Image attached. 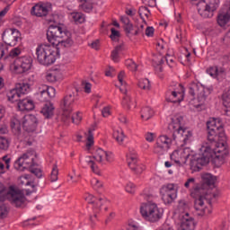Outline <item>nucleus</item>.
<instances>
[{
  "instance_id": "3",
  "label": "nucleus",
  "mask_w": 230,
  "mask_h": 230,
  "mask_svg": "<svg viewBox=\"0 0 230 230\" xmlns=\"http://www.w3.org/2000/svg\"><path fill=\"white\" fill-rule=\"evenodd\" d=\"M48 41L56 48H71L73 46V39L71 32L62 24L50 25L47 31Z\"/></svg>"
},
{
  "instance_id": "64",
  "label": "nucleus",
  "mask_w": 230,
  "mask_h": 230,
  "mask_svg": "<svg viewBox=\"0 0 230 230\" xmlns=\"http://www.w3.org/2000/svg\"><path fill=\"white\" fill-rule=\"evenodd\" d=\"M146 141H148L149 143H152V141H154L153 133H146Z\"/></svg>"
},
{
  "instance_id": "50",
  "label": "nucleus",
  "mask_w": 230,
  "mask_h": 230,
  "mask_svg": "<svg viewBox=\"0 0 230 230\" xmlns=\"http://www.w3.org/2000/svg\"><path fill=\"white\" fill-rule=\"evenodd\" d=\"M47 82H50L51 84L57 82V74L55 72H49L46 75Z\"/></svg>"
},
{
  "instance_id": "31",
  "label": "nucleus",
  "mask_w": 230,
  "mask_h": 230,
  "mask_svg": "<svg viewBox=\"0 0 230 230\" xmlns=\"http://www.w3.org/2000/svg\"><path fill=\"white\" fill-rule=\"evenodd\" d=\"M152 116H154V110H152V108L146 106L142 109V111H141L142 119L148 121V119H150V118H152Z\"/></svg>"
},
{
  "instance_id": "53",
  "label": "nucleus",
  "mask_w": 230,
  "mask_h": 230,
  "mask_svg": "<svg viewBox=\"0 0 230 230\" xmlns=\"http://www.w3.org/2000/svg\"><path fill=\"white\" fill-rule=\"evenodd\" d=\"M217 66H211L207 70V73L212 76V78H216L217 76Z\"/></svg>"
},
{
  "instance_id": "61",
  "label": "nucleus",
  "mask_w": 230,
  "mask_h": 230,
  "mask_svg": "<svg viewBox=\"0 0 230 230\" xmlns=\"http://www.w3.org/2000/svg\"><path fill=\"white\" fill-rule=\"evenodd\" d=\"M91 48H93V49H96L98 51V49H100V41L99 40H95L93 42H92L90 44Z\"/></svg>"
},
{
  "instance_id": "12",
  "label": "nucleus",
  "mask_w": 230,
  "mask_h": 230,
  "mask_svg": "<svg viewBox=\"0 0 230 230\" xmlns=\"http://www.w3.org/2000/svg\"><path fill=\"white\" fill-rule=\"evenodd\" d=\"M97 161V163H103V160L105 159L106 161H111V155L104 151L102 148H98L95 151V154L93 156H87L85 158V163L90 166L92 172L93 173H96V175H100V169L98 168V165L94 163V160Z\"/></svg>"
},
{
  "instance_id": "30",
  "label": "nucleus",
  "mask_w": 230,
  "mask_h": 230,
  "mask_svg": "<svg viewBox=\"0 0 230 230\" xmlns=\"http://www.w3.org/2000/svg\"><path fill=\"white\" fill-rule=\"evenodd\" d=\"M84 200H85L86 202H96V200H98L99 202H108L109 199H107V197H105L104 195H101L96 199L93 194L86 193L84 196Z\"/></svg>"
},
{
  "instance_id": "54",
  "label": "nucleus",
  "mask_w": 230,
  "mask_h": 230,
  "mask_svg": "<svg viewBox=\"0 0 230 230\" xmlns=\"http://www.w3.org/2000/svg\"><path fill=\"white\" fill-rule=\"evenodd\" d=\"M144 28H145L144 24H141L139 27L135 26L134 35L135 36L141 35V33H143Z\"/></svg>"
},
{
  "instance_id": "56",
  "label": "nucleus",
  "mask_w": 230,
  "mask_h": 230,
  "mask_svg": "<svg viewBox=\"0 0 230 230\" xmlns=\"http://www.w3.org/2000/svg\"><path fill=\"white\" fill-rule=\"evenodd\" d=\"M31 173H33L38 179L42 177V171L40 169H32L31 170Z\"/></svg>"
},
{
  "instance_id": "17",
  "label": "nucleus",
  "mask_w": 230,
  "mask_h": 230,
  "mask_svg": "<svg viewBox=\"0 0 230 230\" xmlns=\"http://www.w3.org/2000/svg\"><path fill=\"white\" fill-rule=\"evenodd\" d=\"M34 157L35 153L33 151H27L14 163V168L24 172V170L30 168V166H35Z\"/></svg>"
},
{
  "instance_id": "16",
  "label": "nucleus",
  "mask_w": 230,
  "mask_h": 230,
  "mask_svg": "<svg viewBox=\"0 0 230 230\" xmlns=\"http://www.w3.org/2000/svg\"><path fill=\"white\" fill-rule=\"evenodd\" d=\"M123 78H125V72L120 71L118 75V80L121 85L119 88L120 93L123 94H126L122 99V105L124 109H127L128 111H130V109H136V101L132 100L128 94H127V83L123 81Z\"/></svg>"
},
{
  "instance_id": "43",
  "label": "nucleus",
  "mask_w": 230,
  "mask_h": 230,
  "mask_svg": "<svg viewBox=\"0 0 230 230\" xmlns=\"http://www.w3.org/2000/svg\"><path fill=\"white\" fill-rule=\"evenodd\" d=\"M127 230H143V229L139 226V224H137V222L134 220H129L128 222Z\"/></svg>"
},
{
  "instance_id": "13",
  "label": "nucleus",
  "mask_w": 230,
  "mask_h": 230,
  "mask_svg": "<svg viewBox=\"0 0 230 230\" xmlns=\"http://www.w3.org/2000/svg\"><path fill=\"white\" fill-rule=\"evenodd\" d=\"M75 102H76V95L75 93L66 95L62 99L60 108L62 110L61 121H63V123H67V121L71 119L73 103H75Z\"/></svg>"
},
{
  "instance_id": "2",
  "label": "nucleus",
  "mask_w": 230,
  "mask_h": 230,
  "mask_svg": "<svg viewBox=\"0 0 230 230\" xmlns=\"http://www.w3.org/2000/svg\"><path fill=\"white\" fill-rule=\"evenodd\" d=\"M203 183L194 187L190 192V196L193 199L199 200V202H211L218 200V192L213 191L209 189L211 186H215L217 182V176L211 173H205L202 175Z\"/></svg>"
},
{
  "instance_id": "28",
  "label": "nucleus",
  "mask_w": 230,
  "mask_h": 230,
  "mask_svg": "<svg viewBox=\"0 0 230 230\" xmlns=\"http://www.w3.org/2000/svg\"><path fill=\"white\" fill-rule=\"evenodd\" d=\"M46 119H51L55 114V106L52 102H46L40 111Z\"/></svg>"
},
{
  "instance_id": "27",
  "label": "nucleus",
  "mask_w": 230,
  "mask_h": 230,
  "mask_svg": "<svg viewBox=\"0 0 230 230\" xmlns=\"http://www.w3.org/2000/svg\"><path fill=\"white\" fill-rule=\"evenodd\" d=\"M121 22L123 23V30L127 35V37H130V35H134V31H136V26L130 22V19L127 16L120 17Z\"/></svg>"
},
{
  "instance_id": "62",
  "label": "nucleus",
  "mask_w": 230,
  "mask_h": 230,
  "mask_svg": "<svg viewBox=\"0 0 230 230\" xmlns=\"http://www.w3.org/2000/svg\"><path fill=\"white\" fill-rule=\"evenodd\" d=\"M102 116L103 118H109V116H111V110L109 108H104L102 111Z\"/></svg>"
},
{
  "instance_id": "25",
  "label": "nucleus",
  "mask_w": 230,
  "mask_h": 230,
  "mask_svg": "<svg viewBox=\"0 0 230 230\" xmlns=\"http://www.w3.org/2000/svg\"><path fill=\"white\" fill-rule=\"evenodd\" d=\"M230 21V2H227L217 16V23L219 26H226Z\"/></svg>"
},
{
  "instance_id": "9",
  "label": "nucleus",
  "mask_w": 230,
  "mask_h": 230,
  "mask_svg": "<svg viewBox=\"0 0 230 230\" xmlns=\"http://www.w3.org/2000/svg\"><path fill=\"white\" fill-rule=\"evenodd\" d=\"M24 202V192L19 188L11 185L8 190L0 182V202Z\"/></svg>"
},
{
  "instance_id": "29",
  "label": "nucleus",
  "mask_w": 230,
  "mask_h": 230,
  "mask_svg": "<svg viewBox=\"0 0 230 230\" xmlns=\"http://www.w3.org/2000/svg\"><path fill=\"white\" fill-rule=\"evenodd\" d=\"M156 144L159 146H162L164 150H170V146H172V138L168 137L166 135L160 136L157 138Z\"/></svg>"
},
{
  "instance_id": "44",
  "label": "nucleus",
  "mask_w": 230,
  "mask_h": 230,
  "mask_svg": "<svg viewBox=\"0 0 230 230\" xmlns=\"http://www.w3.org/2000/svg\"><path fill=\"white\" fill-rule=\"evenodd\" d=\"M136 184L128 181L125 186V191H127V193H129L130 195H134V193H136Z\"/></svg>"
},
{
  "instance_id": "45",
  "label": "nucleus",
  "mask_w": 230,
  "mask_h": 230,
  "mask_svg": "<svg viewBox=\"0 0 230 230\" xmlns=\"http://www.w3.org/2000/svg\"><path fill=\"white\" fill-rule=\"evenodd\" d=\"M216 78L217 80L226 78V68L217 66Z\"/></svg>"
},
{
  "instance_id": "59",
  "label": "nucleus",
  "mask_w": 230,
  "mask_h": 230,
  "mask_svg": "<svg viewBox=\"0 0 230 230\" xmlns=\"http://www.w3.org/2000/svg\"><path fill=\"white\" fill-rule=\"evenodd\" d=\"M93 208V211H95V213H98L100 211V208H102V206H103L102 203H98V202H91Z\"/></svg>"
},
{
  "instance_id": "35",
  "label": "nucleus",
  "mask_w": 230,
  "mask_h": 230,
  "mask_svg": "<svg viewBox=\"0 0 230 230\" xmlns=\"http://www.w3.org/2000/svg\"><path fill=\"white\" fill-rule=\"evenodd\" d=\"M20 55H21V49L16 48L12 49L4 59L9 60V62H11L12 64L13 60H15V58H17V57H19Z\"/></svg>"
},
{
  "instance_id": "46",
  "label": "nucleus",
  "mask_w": 230,
  "mask_h": 230,
  "mask_svg": "<svg viewBox=\"0 0 230 230\" xmlns=\"http://www.w3.org/2000/svg\"><path fill=\"white\" fill-rule=\"evenodd\" d=\"M223 105L224 107L230 108V90L223 93Z\"/></svg>"
},
{
  "instance_id": "40",
  "label": "nucleus",
  "mask_w": 230,
  "mask_h": 230,
  "mask_svg": "<svg viewBox=\"0 0 230 230\" xmlns=\"http://www.w3.org/2000/svg\"><path fill=\"white\" fill-rule=\"evenodd\" d=\"M167 152L168 149H164V147L159 146L158 144H156L154 148V154H155V155H157L158 157H163V155H165Z\"/></svg>"
},
{
  "instance_id": "14",
  "label": "nucleus",
  "mask_w": 230,
  "mask_h": 230,
  "mask_svg": "<svg viewBox=\"0 0 230 230\" xmlns=\"http://www.w3.org/2000/svg\"><path fill=\"white\" fill-rule=\"evenodd\" d=\"M31 13L36 17H46L48 22H58V15L51 13V8L44 4L34 5Z\"/></svg>"
},
{
  "instance_id": "47",
  "label": "nucleus",
  "mask_w": 230,
  "mask_h": 230,
  "mask_svg": "<svg viewBox=\"0 0 230 230\" xmlns=\"http://www.w3.org/2000/svg\"><path fill=\"white\" fill-rule=\"evenodd\" d=\"M72 18L74 19V21L75 22H80V24H82V22H85V16H84V14H82L80 13H73Z\"/></svg>"
},
{
  "instance_id": "32",
  "label": "nucleus",
  "mask_w": 230,
  "mask_h": 230,
  "mask_svg": "<svg viewBox=\"0 0 230 230\" xmlns=\"http://www.w3.org/2000/svg\"><path fill=\"white\" fill-rule=\"evenodd\" d=\"M11 128L13 134L19 136L21 134V121L17 119H11Z\"/></svg>"
},
{
  "instance_id": "52",
  "label": "nucleus",
  "mask_w": 230,
  "mask_h": 230,
  "mask_svg": "<svg viewBox=\"0 0 230 230\" xmlns=\"http://www.w3.org/2000/svg\"><path fill=\"white\" fill-rule=\"evenodd\" d=\"M92 186L100 190V188H103V182L100 181V180L93 179L92 181Z\"/></svg>"
},
{
  "instance_id": "15",
  "label": "nucleus",
  "mask_w": 230,
  "mask_h": 230,
  "mask_svg": "<svg viewBox=\"0 0 230 230\" xmlns=\"http://www.w3.org/2000/svg\"><path fill=\"white\" fill-rule=\"evenodd\" d=\"M189 94H190L192 100L197 98L198 102L202 105L206 102L208 94H209V90L205 88L200 83L192 82L189 84Z\"/></svg>"
},
{
  "instance_id": "10",
  "label": "nucleus",
  "mask_w": 230,
  "mask_h": 230,
  "mask_svg": "<svg viewBox=\"0 0 230 230\" xmlns=\"http://www.w3.org/2000/svg\"><path fill=\"white\" fill-rule=\"evenodd\" d=\"M219 0H199L197 8L199 15L204 19H211L218 8Z\"/></svg>"
},
{
  "instance_id": "42",
  "label": "nucleus",
  "mask_w": 230,
  "mask_h": 230,
  "mask_svg": "<svg viewBox=\"0 0 230 230\" xmlns=\"http://www.w3.org/2000/svg\"><path fill=\"white\" fill-rule=\"evenodd\" d=\"M10 147V140L8 138L0 137V150H8Z\"/></svg>"
},
{
  "instance_id": "26",
  "label": "nucleus",
  "mask_w": 230,
  "mask_h": 230,
  "mask_svg": "<svg viewBox=\"0 0 230 230\" xmlns=\"http://www.w3.org/2000/svg\"><path fill=\"white\" fill-rule=\"evenodd\" d=\"M165 100L171 103H181L182 102V93L175 90H168L165 93Z\"/></svg>"
},
{
  "instance_id": "8",
  "label": "nucleus",
  "mask_w": 230,
  "mask_h": 230,
  "mask_svg": "<svg viewBox=\"0 0 230 230\" xmlns=\"http://www.w3.org/2000/svg\"><path fill=\"white\" fill-rule=\"evenodd\" d=\"M38 120L37 117L33 115H25L22 120V128L24 133L22 136V143L26 146H31L33 145V132L37 130Z\"/></svg>"
},
{
  "instance_id": "55",
  "label": "nucleus",
  "mask_w": 230,
  "mask_h": 230,
  "mask_svg": "<svg viewBox=\"0 0 230 230\" xmlns=\"http://www.w3.org/2000/svg\"><path fill=\"white\" fill-rule=\"evenodd\" d=\"M165 60L170 67H173V62L175 60V58H173L172 56L167 55L165 57Z\"/></svg>"
},
{
  "instance_id": "4",
  "label": "nucleus",
  "mask_w": 230,
  "mask_h": 230,
  "mask_svg": "<svg viewBox=\"0 0 230 230\" xmlns=\"http://www.w3.org/2000/svg\"><path fill=\"white\" fill-rule=\"evenodd\" d=\"M29 89L30 84L19 83L16 84L14 89H12L9 93H7V98L9 102H12V103L18 102V109L21 111H33V109H35V104L31 99L19 100L21 96H24V94L28 93Z\"/></svg>"
},
{
  "instance_id": "5",
  "label": "nucleus",
  "mask_w": 230,
  "mask_h": 230,
  "mask_svg": "<svg viewBox=\"0 0 230 230\" xmlns=\"http://www.w3.org/2000/svg\"><path fill=\"white\" fill-rule=\"evenodd\" d=\"M57 53H58V48L55 47V45L41 44L36 49L37 60L41 66L55 64Z\"/></svg>"
},
{
  "instance_id": "20",
  "label": "nucleus",
  "mask_w": 230,
  "mask_h": 230,
  "mask_svg": "<svg viewBox=\"0 0 230 230\" xmlns=\"http://www.w3.org/2000/svg\"><path fill=\"white\" fill-rule=\"evenodd\" d=\"M160 193L162 194V200L164 202H173L177 199L175 186L172 183L164 185L160 190Z\"/></svg>"
},
{
  "instance_id": "34",
  "label": "nucleus",
  "mask_w": 230,
  "mask_h": 230,
  "mask_svg": "<svg viewBox=\"0 0 230 230\" xmlns=\"http://www.w3.org/2000/svg\"><path fill=\"white\" fill-rule=\"evenodd\" d=\"M123 51V46L119 45L111 52V60L113 62H119V54Z\"/></svg>"
},
{
  "instance_id": "36",
  "label": "nucleus",
  "mask_w": 230,
  "mask_h": 230,
  "mask_svg": "<svg viewBox=\"0 0 230 230\" xmlns=\"http://www.w3.org/2000/svg\"><path fill=\"white\" fill-rule=\"evenodd\" d=\"M10 215V208L5 203L0 202V218H6Z\"/></svg>"
},
{
  "instance_id": "48",
  "label": "nucleus",
  "mask_w": 230,
  "mask_h": 230,
  "mask_svg": "<svg viewBox=\"0 0 230 230\" xmlns=\"http://www.w3.org/2000/svg\"><path fill=\"white\" fill-rule=\"evenodd\" d=\"M87 142H86V147L89 149L93 145H94V136L93 135V131L89 130L88 131V136L86 137Z\"/></svg>"
},
{
  "instance_id": "63",
  "label": "nucleus",
  "mask_w": 230,
  "mask_h": 230,
  "mask_svg": "<svg viewBox=\"0 0 230 230\" xmlns=\"http://www.w3.org/2000/svg\"><path fill=\"white\" fill-rule=\"evenodd\" d=\"M190 184H195V178H190L184 183L185 188H190Z\"/></svg>"
},
{
  "instance_id": "49",
  "label": "nucleus",
  "mask_w": 230,
  "mask_h": 230,
  "mask_svg": "<svg viewBox=\"0 0 230 230\" xmlns=\"http://www.w3.org/2000/svg\"><path fill=\"white\" fill-rule=\"evenodd\" d=\"M111 39L113 40V42H118L119 40V31H116V29L111 28Z\"/></svg>"
},
{
  "instance_id": "60",
  "label": "nucleus",
  "mask_w": 230,
  "mask_h": 230,
  "mask_svg": "<svg viewBox=\"0 0 230 230\" xmlns=\"http://www.w3.org/2000/svg\"><path fill=\"white\" fill-rule=\"evenodd\" d=\"M144 197L147 202H154V200H155V196L154 194H145Z\"/></svg>"
},
{
  "instance_id": "57",
  "label": "nucleus",
  "mask_w": 230,
  "mask_h": 230,
  "mask_svg": "<svg viewBox=\"0 0 230 230\" xmlns=\"http://www.w3.org/2000/svg\"><path fill=\"white\" fill-rule=\"evenodd\" d=\"M82 85L84 89V93L89 94L91 93V87H92L91 83H83Z\"/></svg>"
},
{
  "instance_id": "22",
  "label": "nucleus",
  "mask_w": 230,
  "mask_h": 230,
  "mask_svg": "<svg viewBox=\"0 0 230 230\" xmlns=\"http://www.w3.org/2000/svg\"><path fill=\"white\" fill-rule=\"evenodd\" d=\"M180 226L178 230H195V219L190 216V213H182L179 217Z\"/></svg>"
},
{
  "instance_id": "6",
  "label": "nucleus",
  "mask_w": 230,
  "mask_h": 230,
  "mask_svg": "<svg viewBox=\"0 0 230 230\" xmlns=\"http://www.w3.org/2000/svg\"><path fill=\"white\" fill-rule=\"evenodd\" d=\"M182 117L172 119L168 128L172 132V139L175 143H186L191 137V131L182 128Z\"/></svg>"
},
{
  "instance_id": "41",
  "label": "nucleus",
  "mask_w": 230,
  "mask_h": 230,
  "mask_svg": "<svg viewBox=\"0 0 230 230\" xmlns=\"http://www.w3.org/2000/svg\"><path fill=\"white\" fill-rule=\"evenodd\" d=\"M81 8L86 13H91V12H93V3L84 0V3L81 4Z\"/></svg>"
},
{
  "instance_id": "33",
  "label": "nucleus",
  "mask_w": 230,
  "mask_h": 230,
  "mask_svg": "<svg viewBox=\"0 0 230 230\" xmlns=\"http://www.w3.org/2000/svg\"><path fill=\"white\" fill-rule=\"evenodd\" d=\"M113 137L119 145H123L125 140V132L122 129H117L113 132Z\"/></svg>"
},
{
  "instance_id": "58",
  "label": "nucleus",
  "mask_w": 230,
  "mask_h": 230,
  "mask_svg": "<svg viewBox=\"0 0 230 230\" xmlns=\"http://www.w3.org/2000/svg\"><path fill=\"white\" fill-rule=\"evenodd\" d=\"M154 27H146V37H154Z\"/></svg>"
},
{
  "instance_id": "1",
  "label": "nucleus",
  "mask_w": 230,
  "mask_h": 230,
  "mask_svg": "<svg viewBox=\"0 0 230 230\" xmlns=\"http://www.w3.org/2000/svg\"><path fill=\"white\" fill-rule=\"evenodd\" d=\"M208 128V141L210 146H203L200 148V154L195 155L190 160V165L193 168L200 170L201 166H205L214 157L216 164H224V161L229 155V149H227V143L226 139V133H224V126L218 119H210L207 122Z\"/></svg>"
},
{
  "instance_id": "7",
  "label": "nucleus",
  "mask_w": 230,
  "mask_h": 230,
  "mask_svg": "<svg viewBox=\"0 0 230 230\" xmlns=\"http://www.w3.org/2000/svg\"><path fill=\"white\" fill-rule=\"evenodd\" d=\"M140 214L146 222H159L164 215V209L154 202L142 203L140 206Z\"/></svg>"
},
{
  "instance_id": "11",
  "label": "nucleus",
  "mask_w": 230,
  "mask_h": 230,
  "mask_svg": "<svg viewBox=\"0 0 230 230\" xmlns=\"http://www.w3.org/2000/svg\"><path fill=\"white\" fill-rule=\"evenodd\" d=\"M33 64V59L30 56H23L22 58H15L10 64V70L13 73H16V75H22V73H26V71H30L31 69V66Z\"/></svg>"
},
{
  "instance_id": "37",
  "label": "nucleus",
  "mask_w": 230,
  "mask_h": 230,
  "mask_svg": "<svg viewBox=\"0 0 230 230\" xmlns=\"http://www.w3.org/2000/svg\"><path fill=\"white\" fill-rule=\"evenodd\" d=\"M49 181L50 182H57L58 181V166L57 164H54L52 166V171L49 175Z\"/></svg>"
},
{
  "instance_id": "38",
  "label": "nucleus",
  "mask_w": 230,
  "mask_h": 230,
  "mask_svg": "<svg viewBox=\"0 0 230 230\" xmlns=\"http://www.w3.org/2000/svg\"><path fill=\"white\" fill-rule=\"evenodd\" d=\"M137 86L139 87V89H143V91H150V80L146 78L140 79L138 81Z\"/></svg>"
},
{
  "instance_id": "23",
  "label": "nucleus",
  "mask_w": 230,
  "mask_h": 230,
  "mask_svg": "<svg viewBox=\"0 0 230 230\" xmlns=\"http://www.w3.org/2000/svg\"><path fill=\"white\" fill-rule=\"evenodd\" d=\"M194 208L199 217H208L213 213V203L211 202H195Z\"/></svg>"
},
{
  "instance_id": "39",
  "label": "nucleus",
  "mask_w": 230,
  "mask_h": 230,
  "mask_svg": "<svg viewBox=\"0 0 230 230\" xmlns=\"http://www.w3.org/2000/svg\"><path fill=\"white\" fill-rule=\"evenodd\" d=\"M138 14L140 15V18L145 22V17H146V19H148V17H150V10H148V7L146 6H141L138 9Z\"/></svg>"
},
{
  "instance_id": "51",
  "label": "nucleus",
  "mask_w": 230,
  "mask_h": 230,
  "mask_svg": "<svg viewBox=\"0 0 230 230\" xmlns=\"http://www.w3.org/2000/svg\"><path fill=\"white\" fill-rule=\"evenodd\" d=\"M72 123H75V125H80V121H82V115H80V112H76L75 116L71 117Z\"/></svg>"
},
{
  "instance_id": "19",
  "label": "nucleus",
  "mask_w": 230,
  "mask_h": 230,
  "mask_svg": "<svg viewBox=\"0 0 230 230\" xmlns=\"http://www.w3.org/2000/svg\"><path fill=\"white\" fill-rule=\"evenodd\" d=\"M2 39L8 46H15L21 40V31L17 29H6L3 33Z\"/></svg>"
},
{
  "instance_id": "24",
  "label": "nucleus",
  "mask_w": 230,
  "mask_h": 230,
  "mask_svg": "<svg viewBox=\"0 0 230 230\" xmlns=\"http://www.w3.org/2000/svg\"><path fill=\"white\" fill-rule=\"evenodd\" d=\"M128 165L136 173L137 175H141L143 172H145V165L143 164L137 163V155H128Z\"/></svg>"
},
{
  "instance_id": "18",
  "label": "nucleus",
  "mask_w": 230,
  "mask_h": 230,
  "mask_svg": "<svg viewBox=\"0 0 230 230\" xmlns=\"http://www.w3.org/2000/svg\"><path fill=\"white\" fill-rule=\"evenodd\" d=\"M188 157H190V148L188 147L176 149L171 154V161H173L179 166L186 164Z\"/></svg>"
},
{
  "instance_id": "21",
  "label": "nucleus",
  "mask_w": 230,
  "mask_h": 230,
  "mask_svg": "<svg viewBox=\"0 0 230 230\" xmlns=\"http://www.w3.org/2000/svg\"><path fill=\"white\" fill-rule=\"evenodd\" d=\"M37 94L40 102H48L49 98H55L56 91L52 86L40 84Z\"/></svg>"
}]
</instances>
